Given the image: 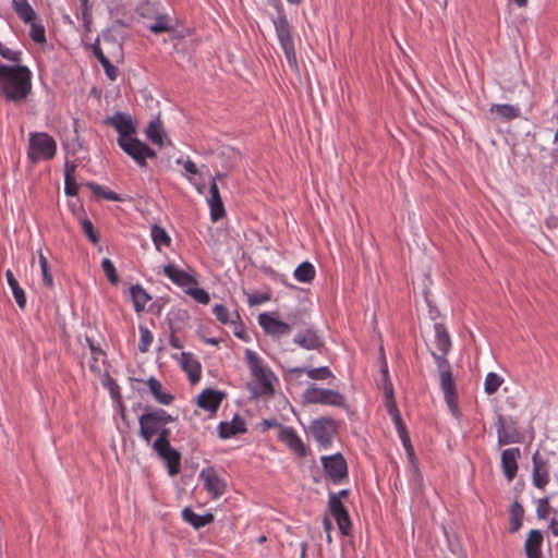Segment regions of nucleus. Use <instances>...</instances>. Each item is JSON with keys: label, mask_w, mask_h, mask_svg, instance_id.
Wrapping results in <instances>:
<instances>
[{"label": "nucleus", "mask_w": 558, "mask_h": 558, "mask_svg": "<svg viewBox=\"0 0 558 558\" xmlns=\"http://www.w3.org/2000/svg\"><path fill=\"white\" fill-rule=\"evenodd\" d=\"M32 92V72L26 65L0 64V93L8 101L22 102Z\"/></svg>", "instance_id": "nucleus-1"}, {"label": "nucleus", "mask_w": 558, "mask_h": 558, "mask_svg": "<svg viewBox=\"0 0 558 558\" xmlns=\"http://www.w3.org/2000/svg\"><path fill=\"white\" fill-rule=\"evenodd\" d=\"M245 359L255 380L254 385L251 386L252 395L254 397L272 396L275 392V387L269 378V375H272V373H267L262 364L260 359L252 350H245Z\"/></svg>", "instance_id": "nucleus-2"}, {"label": "nucleus", "mask_w": 558, "mask_h": 558, "mask_svg": "<svg viewBox=\"0 0 558 558\" xmlns=\"http://www.w3.org/2000/svg\"><path fill=\"white\" fill-rule=\"evenodd\" d=\"M171 429L166 425L157 433V438L153 441L154 451L166 462L168 473L175 476L181 469V453L170 445Z\"/></svg>", "instance_id": "nucleus-3"}, {"label": "nucleus", "mask_w": 558, "mask_h": 558, "mask_svg": "<svg viewBox=\"0 0 558 558\" xmlns=\"http://www.w3.org/2000/svg\"><path fill=\"white\" fill-rule=\"evenodd\" d=\"M169 413L163 409L147 407L145 412L138 417L140 423V436L146 444H150L153 437L168 423L173 422Z\"/></svg>", "instance_id": "nucleus-4"}, {"label": "nucleus", "mask_w": 558, "mask_h": 558, "mask_svg": "<svg viewBox=\"0 0 558 558\" xmlns=\"http://www.w3.org/2000/svg\"><path fill=\"white\" fill-rule=\"evenodd\" d=\"M57 143L45 132H32L28 138L27 158L32 165L41 160H50L56 156Z\"/></svg>", "instance_id": "nucleus-5"}, {"label": "nucleus", "mask_w": 558, "mask_h": 558, "mask_svg": "<svg viewBox=\"0 0 558 558\" xmlns=\"http://www.w3.org/2000/svg\"><path fill=\"white\" fill-rule=\"evenodd\" d=\"M349 494V489H342L338 493L330 492L328 495V509L335 518L342 535H349L352 527L349 512L341 501V499L347 498Z\"/></svg>", "instance_id": "nucleus-6"}, {"label": "nucleus", "mask_w": 558, "mask_h": 558, "mask_svg": "<svg viewBox=\"0 0 558 558\" xmlns=\"http://www.w3.org/2000/svg\"><path fill=\"white\" fill-rule=\"evenodd\" d=\"M304 400L311 404H326L342 408L345 405L344 396L339 391L326 388H318L314 385L304 391Z\"/></svg>", "instance_id": "nucleus-7"}, {"label": "nucleus", "mask_w": 558, "mask_h": 558, "mask_svg": "<svg viewBox=\"0 0 558 558\" xmlns=\"http://www.w3.org/2000/svg\"><path fill=\"white\" fill-rule=\"evenodd\" d=\"M118 145L128 154L140 167L146 166L147 158H155L156 153L147 144L132 136L128 140L118 138Z\"/></svg>", "instance_id": "nucleus-8"}, {"label": "nucleus", "mask_w": 558, "mask_h": 558, "mask_svg": "<svg viewBox=\"0 0 558 558\" xmlns=\"http://www.w3.org/2000/svg\"><path fill=\"white\" fill-rule=\"evenodd\" d=\"M277 315L275 312L262 313L258 315V324L267 335L279 339L291 333V325L280 320Z\"/></svg>", "instance_id": "nucleus-9"}, {"label": "nucleus", "mask_w": 558, "mask_h": 558, "mask_svg": "<svg viewBox=\"0 0 558 558\" xmlns=\"http://www.w3.org/2000/svg\"><path fill=\"white\" fill-rule=\"evenodd\" d=\"M311 433L323 448H327L332 442V436L336 433V422L331 417H320L312 422Z\"/></svg>", "instance_id": "nucleus-10"}, {"label": "nucleus", "mask_w": 558, "mask_h": 558, "mask_svg": "<svg viewBox=\"0 0 558 558\" xmlns=\"http://www.w3.org/2000/svg\"><path fill=\"white\" fill-rule=\"evenodd\" d=\"M325 472L330 477L333 484L340 483L343 478L348 477V465L341 453L332 456H324L320 458Z\"/></svg>", "instance_id": "nucleus-11"}, {"label": "nucleus", "mask_w": 558, "mask_h": 558, "mask_svg": "<svg viewBox=\"0 0 558 558\" xmlns=\"http://www.w3.org/2000/svg\"><path fill=\"white\" fill-rule=\"evenodd\" d=\"M496 427L499 447L520 441V433L517 427V421L512 417L506 418L501 414H498Z\"/></svg>", "instance_id": "nucleus-12"}, {"label": "nucleus", "mask_w": 558, "mask_h": 558, "mask_svg": "<svg viewBox=\"0 0 558 558\" xmlns=\"http://www.w3.org/2000/svg\"><path fill=\"white\" fill-rule=\"evenodd\" d=\"M104 123L117 130L119 133L118 138L128 140L136 133V126L133 123L132 118L120 111L116 112L112 117L106 118Z\"/></svg>", "instance_id": "nucleus-13"}, {"label": "nucleus", "mask_w": 558, "mask_h": 558, "mask_svg": "<svg viewBox=\"0 0 558 558\" xmlns=\"http://www.w3.org/2000/svg\"><path fill=\"white\" fill-rule=\"evenodd\" d=\"M440 374V386L445 395L446 402L451 413L459 418L461 413L458 408V396L456 384L451 371L442 372Z\"/></svg>", "instance_id": "nucleus-14"}, {"label": "nucleus", "mask_w": 558, "mask_h": 558, "mask_svg": "<svg viewBox=\"0 0 558 558\" xmlns=\"http://www.w3.org/2000/svg\"><path fill=\"white\" fill-rule=\"evenodd\" d=\"M199 477L204 481L205 489L213 498L217 499L225 494L227 484L219 477L213 466L203 469L199 473Z\"/></svg>", "instance_id": "nucleus-15"}, {"label": "nucleus", "mask_w": 558, "mask_h": 558, "mask_svg": "<svg viewBox=\"0 0 558 558\" xmlns=\"http://www.w3.org/2000/svg\"><path fill=\"white\" fill-rule=\"evenodd\" d=\"M272 23L281 48L294 45L291 26L282 8H278L277 16L272 19Z\"/></svg>", "instance_id": "nucleus-16"}, {"label": "nucleus", "mask_w": 558, "mask_h": 558, "mask_svg": "<svg viewBox=\"0 0 558 558\" xmlns=\"http://www.w3.org/2000/svg\"><path fill=\"white\" fill-rule=\"evenodd\" d=\"M293 342L305 350L322 351L324 341L314 328L300 330L293 338Z\"/></svg>", "instance_id": "nucleus-17"}, {"label": "nucleus", "mask_w": 558, "mask_h": 558, "mask_svg": "<svg viewBox=\"0 0 558 558\" xmlns=\"http://www.w3.org/2000/svg\"><path fill=\"white\" fill-rule=\"evenodd\" d=\"M521 457V451L518 447L505 449L501 453V468L505 477L511 482L518 472V459Z\"/></svg>", "instance_id": "nucleus-18"}, {"label": "nucleus", "mask_w": 558, "mask_h": 558, "mask_svg": "<svg viewBox=\"0 0 558 558\" xmlns=\"http://www.w3.org/2000/svg\"><path fill=\"white\" fill-rule=\"evenodd\" d=\"M533 484L539 489H544L549 482L548 462L539 458L538 451L533 454Z\"/></svg>", "instance_id": "nucleus-19"}, {"label": "nucleus", "mask_w": 558, "mask_h": 558, "mask_svg": "<svg viewBox=\"0 0 558 558\" xmlns=\"http://www.w3.org/2000/svg\"><path fill=\"white\" fill-rule=\"evenodd\" d=\"M225 395L211 388L205 389L197 398V405L211 413L219 409Z\"/></svg>", "instance_id": "nucleus-20"}, {"label": "nucleus", "mask_w": 558, "mask_h": 558, "mask_svg": "<svg viewBox=\"0 0 558 558\" xmlns=\"http://www.w3.org/2000/svg\"><path fill=\"white\" fill-rule=\"evenodd\" d=\"M279 439L286 442L300 457L306 456V448L292 427L283 426L279 430Z\"/></svg>", "instance_id": "nucleus-21"}, {"label": "nucleus", "mask_w": 558, "mask_h": 558, "mask_svg": "<svg viewBox=\"0 0 558 558\" xmlns=\"http://www.w3.org/2000/svg\"><path fill=\"white\" fill-rule=\"evenodd\" d=\"M245 421L238 414H235L231 422H220L218 426V435L222 439H228L238 434L246 433Z\"/></svg>", "instance_id": "nucleus-22"}, {"label": "nucleus", "mask_w": 558, "mask_h": 558, "mask_svg": "<svg viewBox=\"0 0 558 558\" xmlns=\"http://www.w3.org/2000/svg\"><path fill=\"white\" fill-rule=\"evenodd\" d=\"M163 274L177 286L179 287H189L196 286L197 280L192 275L186 271L179 269L177 266L172 264H168L163 267Z\"/></svg>", "instance_id": "nucleus-23"}, {"label": "nucleus", "mask_w": 558, "mask_h": 558, "mask_svg": "<svg viewBox=\"0 0 558 558\" xmlns=\"http://www.w3.org/2000/svg\"><path fill=\"white\" fill-rule=\"evenodd\" d=\"M181 367L187 374L192 385L201 379L202 365L190 352L181 353Z\"/></svg>", "instance_id": "nucleus-24"}, {"label": "nucleus", "mask_w": 558, "mask_h": 558, "mask_svg": "<svg viewBox=\"0 0 558 558\" xmlns=\"http://www.w3.org/2000/svg\"><path fill=\"white\" fill-rule=\"evenodd\" d=\"M209 198L207 199L210 207V218L214 222L218 221L226 215L223 203L219 193L217 182L213 181L209 189Z\"/></svg>", "instance_id": "nucleus-25"}, {"label": "nucleus", "mask_w": 558, "mask_h": 558, "mask_svg": "<svg viewBox=\"0 0 558 558\" xmlns=\"http://www.w3.org/2000/svg\"><path fill=\"white\" fill-rule=\"evenodd\" d=\"M543 534L539 530L530 531L525 541V553L527 558H543L542 556Z\"/></svg>", "instance_id": "nucleus-26"}, {"label": "nucleus", "mask_w": 558, "mask_h": 558, "mask_svg": "<svg viewBox=\"0 0 558 558\" xmlns=\"http://www.w3.org/2000/svg\"><path fill=\"white\" fill-rule=\"evenodd\" d=\"M182 518L185 522L190 523L196 530L213 523L215 520V517L213 513L208 512L204 515H199V514L195 513L189 507H185L182 510Z\"/></svg>", "instance_id": "nucleus-27"}, {"label": "nucleus", "mask_w": 558, "mask_h": 558, "mask_svg": "<svg viewBox=\"0 0 558 558\" xmlns=\"http://www.w3.org/2000/svg\"><path fill=\"white\" fill-rule=\"evenodd\" d=\"M93 53L97 58V60L102 65L106 75L109 80L114 81L118 76V69L110 62V60L104 54L100 45L99 39H96L95 44L92 46Z\"/></svg>", "instance_id": "nucleus-28"}, {"label": "nucleus", "mask_w": 558, "mask_h": 558, "mask_svg": "<svg viewBox=\"0 0 558 558\" xmlns=\"http://www.w3.org/2000/svg\"><path fill=\"white\" fill-rule=\"evenodd\" d=\"M288 372L290 376H292L293 374H301L305 372L307 376L314 380H324L333 377L331 371L327 366H322L318 368L292 367L289 368Z\"/></svg>", "instance_id": "nucleus-29"}, {"label": "nucleus", "mask_w": 558, "mask_h": 558, "mask_svg": "<svg viewBox=\"0 0 558 558\" xmlns=\"http://www.w3.org/2000/svg\"><path fill=\"white\" fill-rule=\"evenodd\" d=\"M146 384L158 403L169 405L174 400L171 393L162 391L160 381L155 377H150Z\"/></svg>", "instance_id": "nucleus-30"}, {"label": "nucleus", "mask_w": 558, "mask_h": 558, "mask_svg": "<svg viewBox=\"0 0 558 558\" xmlns=\"http://www.w3.org/2000/svg\"><path fill=\"white\" fill-rule=\"evenodd\" d=\"M12 8L17 16L26 24L36 19V13L27 0H12Z\"/></svg>", "instance_id": "nucleus-31"}, {"label": "nucleus", "mask_w": 558, "mask_h": 558, "mask_svg": "<svg viewBox=\"0 0 558 558\" xmlns=\"http://www.w3.org/2000/svg\"><path fill=\"white\" fill-rule=\"evenodd\" d=\"M434 329L437 349L442 353V355H446L451 348V340L447 328L442 324L436 323L434 325Z\"/></svg>", "instance_id": "nucleus-32"}, {"label": "nucleus", "mask_w": 558, "mask_h": 558, "mask_svg": "<svg viewBox=\"0 0 558 558\" xmlns=\"http://www.w3.org/2000/svg\"><path fill=\"white\" fill-rule=\"evenodd\" d=\"M146 136L147 138L155 145L162 147L165 145L163 142V128L161 121L157 118L156 120L150 121L148 126L146 128Z\"/></svg>", "instance_id": "nucleus-33"}, {"label": "nucleus", "mask_w": 558, "mask_h": 558, "mask_svg": "<svg viewBox=\"0 0 558 558\" xmlns=\"http://www.w3.org/2000/svg\"><path fill=\"white\" fill-rule=\"evenodd\" d=\"M5 278H7L8 284L12 289V293L16 301V304L19 305L20 308H22V310L25 308V305H26L25 292L20 287L17 280L15 279L13 272L10 269H8L5 271Z\"/></svg>", "instance_id": "nucleus-34"}, {"label": "nucleus", "mask_w": 558, "mask_h": 558, "mask_svg": "<svg viewBox=\"0 0 558 558\" xmlns=\"http://www.w3.org/2000/svg\"><path fill=\"white\" fill-rule=\"evenodd\" d=\"M493 113H496L500 119L505 121H510L520 117L521 110L519 107L502 104V105H493L490 108Z\"/></svg>", "instance_id": "nucleus-35"}, {"label": "nucleus", "mask_w": 558, "mask_h": 558, "mask_svg": "<svg viewBox=\"0 0 558 558\" xmlns=\"http://www.w3.org/2000/svg\"><path fill=\"white\" fill-rule=\"evenodd\" d=\"M130 291L134 310L137 313L144 311L147 302L151 299L150 295L140 284L132 286Z\"/></svg>", "instance_id": "nucleus-36"}, {"label": "nucleus", "mask_w": 558, "mask_h": 558, "mask_svg": "<svg viewBox=\"0 0 558 558\" xmlns=\"http://www.w3.org/2000/svg\"><path fill=\"white\" fill-rule=\"evenodd\" d=\"M524 509L519 501H514L510 508V533H515L522 526Z\"/></svg>", "instance_id": "nucleus-37"}, {"label": "nucleus", "mask_w": 558, "mask_h": 558, "mask_svg": "<svg viewBox=\"0 0 558 558\" xmlns=\"http://www.w3.org/2000/svg\"><path fill=\"white\" fill-rule=\"evenodd\" d=\"M294 277L300 282H311L315 277V268L311 263L304 262L294 270Z\"/></svg>", "instance_id": "nucleus-38"}, {"label": "nucleus", "mask_w": 558, "mask_h": 558, "mask_svg": "<svg viewBox=\"0 0 558 558\" xmlns=\"http://www.w3.org/2000/svg\"><path fill=\"white\" fill-rule=\"evenodd\" d=\"M151 239L158 251H160L161 245L170 246L171 244V238L167 231L157 225L151 227Z\"/></svg>", "instance_id": "nucleus-39"}, {"label": "nucleus", "mask_w": 558, "mask_h": 558, "mask_svg": "<svg viewBox=\"0 0 558 558\" xmlns=\"http://www.w3.org/2000/svg\"><path fill=\"white\" fill-rule=\"evenodd\" d=\"M86 186L98 198H106L108 201H113V202L121 201V197L117 193H114L112 191H107L105 187H102L101 185H99L95 182H87Z\"/></svg>", "instance_id": "nucleus-40"}, {"label": "nucleus", "mask_w": 558, "mask_h": 558, "mask_svg": "<svg viewBox=\"0 0 558 558\" xmlns=\"http://www.w3.org/2000/svg\"><path fill=\"white\" fill-rule=\"evenodd\" d=\"M220 157L227 159V162H226L225 166L229 170L234 169L235 167H238L239 162L242 159L241 153L239 150H236L235 148H233V147H225L220 151Z\"/></svg>", "instance_id": "nucleus-41"}, {"label": "nucleus", "mask_w": 558, "mask_h": 558, "mask_svg": "<svg viewBox=\"0 0 558 558\" xmlns=\"http://www.w3.org/2000/svg\"><path fill=\"white\" fill-rule=\"evenodd\" d=\"M39 265H40L44 286L49 289H52L54 287L53 278L49 270L48 260L45 257V255L41 253V251L39 252Z\"/></svg>", "instance_id": "nucleus-42"}, {"label": "nucleus", "mask_w": 558, "mask_h": 558, "mask_svg": "<svg viewBox=\"0 0 558 558\" xmlns=\"http://www.w3.org/2000/svg\"><path fill=\"white\" fill-rule=\"evenodd\" d=\"M502 383H504V379L498 374H496L494 372L488 373L486 375L485 383H484L485 392L487 395H494L495 392H497V390L499 389V387L501 386Z\"/></svg>", "instance_id": "nucleus-43"}, {"label": "nucleus", "mask_w": 558, "mask_h": 558, "mask_svg": "<svg viewBox=\"0 0 558 558\" xmlns=\"http://www.w3.org/2000/svg\"><path fill=\"white\" fill-rule=\"evenodd\" d=\"M148 28L155 34L170 32L172 29L171 20L166 15H159L153 24L148 25Z\"/></svg>", "instance_id": "nucleus-44"}, {"label": "nucleus", "mask_w": 558, "mask_h": 558, "mask_svg": "<svg viewBox=\"0 0 558 558\" xmlns=\"http://www.w3.org/2000/svg\"><path fill=\"white\" fill-rule=\"evenodd\" d=\"M80 222H81L82 229H83L84 233L86 234V236L88 238V240L93 244H97L99 242V233L94 228L93 222L88 218H82Z\"/></svg>", "instance_id": "nucleus-45"}, {"label": "nucleus", "mask_w": 558, "mask_h": 558, "mask_svg": "<svg viewBox=\"0 0 558 558\" xmlns=\"http://www.w3.org/2000/svg\"><path fill=\"white\" fill-rule=\"evenodd\" d=\"M380 373L383 375L384 395H385V397H391V395L393 393V386L389 378L388 366H387V362H386L385 357L383 359V363L380 366Z\"/></svg>", "instance_id": "nucleus-46"}, {"label": "nucleus", "mask_w": 558, "mask_h": 558, "mask_svg": "<svg viewBox=\"0 0 558 558\" xmlns=\"http://www.w3.org/2000/svg\"><path fill=\"white\" fill-rule=\"evenodd\" d=\"M140 333H141V339H140V344H138V350L142 353H146L149 350V347L153 342L154 337H153V333L148 330V328H146L143 325L140 326Z\"/></svg>", "instance_id": "nucleus-47"}, {"label": "nucleus", "mask_w": 558, "mask_h": 558, "mask_svg": "<svg viewBox=\"0 0 558 558\" xmlns=\"http://www.w3.org/2000/svg\"><path fill=\"white\" fill-rule=\"evenodd\" d=\"M101 268L112 284H118L119 276L117 274L113 263L109 258H104L101 262Z\"/></svg>", "instance_id": "nucleus-48"}, {"label": "nucleus", "mask_w": 558, "mask_h": 558, "mask_svg": "<svg viewBox=\"0 0 558 558\" xmlns=\"http://www.w3.org/2000/svg\"><path fill=\"white\" fill-rule=\"evenodd\" d=\"M216 318L223 325L229 323L236 325V320L230 319V313L223 304H216L213 308Z\"/></svg>", "instance_id": "nucleus-49"}, {"label": "nucleus", "mask_w": 558, "mask_h": 558, "mask_svg": "<svg viewBox=\"0 0 558 558\" xmlns=\"http://www.w3.org/2000/svg\"><path fill=\"white\" fill-rule=\"evenodd\" d=\"M185 293L192 296L196 302L201 304H208L210 301V296L206 290L203 288H187Z\"/></svg>", "instance_id": "nucleus-50"}, {"label": "nucleus", "mask_w": 558, "mask_h": 558, "mask_svg": "<svg viewBox=\"0 0 558 558\" xmlns=\"http://www.w3.org/2000/svg\"><path fill=\"white\" fill-rule=\"evenodd\" d=\"M29 36L35 43L45 44L46 43V32H45L44 25L37 24L34 21L31 22Z\"/></svg>", "instance_id": "nucleus-51"}, {"label": "nucleus", "mask_w": 558, "mask_h": 558, "mask_svg": "<svg viewBox=\"0 0 558 558\" xmlns=\"http://www.w3.org/2000/svg\"><path fill=\"white\" fill-rule=\"evenodd\" d=\"M286 323L291 325V329L298 326H305V313L301 310L290 313L286 316Z\"/></svg>", "instance_id": "nucleus-52"}, {"label": "nucleus", "mask_w": 558, "mask_h": 558, "mask_svg": "<svg viewBox=\"0 0 558 558\" xmlns=\"http://www.w3.org/2000/svg\"><path fill=\"white\" fill-rule=\"evenodd\" d=\"M550 512L549 497L541 498L537 502L536 514L538 519H546Z\"/></svg>", "instance_id": "nucleus-53"}, {"label": "nucleus", "mask_w": 558, "mask_h": 558, "mask_svg": "<svg viewBox=\"0 0 558 558\" xmlns=\"http://www.w3.org/2000/svg\"><path fill=\"white\" fill-rule=\"evenodd\" d=\"M0 54L4 59L15 62V63H19L21 61V56H22V53L20 51H12L11 49L4 47L1 43H0Z\"/></svg>", "instance_id": "nucleus-54"}, {"label": "nucleus", "mask_w": 558, "mask_h": 558, "mask_svg": "<svg viewBox=\"0 0 558 558\" xmlns=\"http://www.w3.org/2000/svg\"><path fill=\"white\" fill-rule=\"evenodd\" d=\"M64 191L68 196H75L78 192V184L76 183L75 177L64 178Z\"/></svg>", "instance_id": "nucleus-55"}, {"label": "nucleus", "mask_w": 558, "mask_h": 558, "mask_svg": "<svg viewBox=\"0 0 558 558\" xmlns=\"http://www.w3.org/2000/svg\"><path fill=\"white\" fill-rule=\"evenodd\" d=\"M289 65L298 71V61L294 45L282 48Z\"/></svg>", "instance_id": "nucleus-56"}, {"label": "nucleus", "mask_w": 558, "mask_h": 558, "mask_svg": "<svg viewBox=\"0 0 558 558\" xmlns=\"http://www.w3.org/2000/svg\"><path fill=\"white\" fill-rule=\"evenodd\" d=\"M432 355L437 364L439 373L451 371L450 364L448 360L445 357L446 355H442L441 352L440 354L432 352Z\"/></svg>", "instance_id": "nucleus-57"}, {"label": "nucleus", "mask_w": 558, "mask_h": 558, "mask_svg": "<svg viewBox=\"0 0 558 558\" xmlns=\"http://www.w3.org/2000/svg\"><path fill=\"white\" fill-rule=\"evenodd\" d=\"M270 300L268 293H252L247 296V302L251 306L259 305Z\"/></svg>", "instance_id": "nucleus-58"}, {"label": "nucleus", "mask_w": 558, "mask_h": 558, "mask_svg": "<svg viewBox=\"0 0 558 558\" xmlns=\"http://www.w3.org/2000/svg\"><path fill=\"white\" fill-rule=\"evenodd\" d=\"M386 407H387L388 414L391 416V418L400 416V412L397 407L393 393L391 395V397H386Z\"/></svg>", "instance_id": "nucleus-59"}, {"label": "nucleus", "mask_w": 558, "mask_h": 558, "mask_svg": "<svg viewBox=\"0 0 558 558\" xmlns=\"http://www.w3.org/2000/svg\"><path fill=\"white\" fill-rule=\"evenodd\" d=\"M82 17L85 23H89L90 21V7L89 0H80Z\"/></svg>", "instance_id": "nucleus-60"}, {"label": "nucleus", "mask_w": 558, "mask_h": 558, "mask_svg": "<svg viewBox=\"0 0 558 558\" xmlns=\"http://www.w3.org/2000/svg\"><path fill=\"white\" fill-rule=\"evenodd\" d=\"M399 437H400V439L402 441V445L405 448L409 457H412L414 454V452H413V448H412V445H411L409 433L400 435Z\"/></svg>", "instance_id": "nucleus-61"}, {"label": "nucleus", "mask_w": 558, "mask_h": 558, "mask_svg": "<svg viewBox=\"0 0 558 558\" xmlns=\"http://www.w3.org/2000/svg\"><path fill=\"white\" fill-rule=\"evenodd\" d=\"M392 422L395 423V426H396V429H397L399 436L408 433L405 424L403 423L401 415L392 418Z\"/></svg>", "instance_id": "nucleus-62"}, {"label": "nucleus", "mask_w": 558, "mask_h": 558, "mask_svg": "<svg viewBox=\"0 0 558 558\" xmlns=\"http://www.w3.org/2000/svg\"><path fill=\"white\" fill-rule=\"evenodd\" d=\"M75 170H76V165L72 161L66 160L65 165H64V178H68V175L74 177Z\"/></svg>", "instance_id": "nucleus-63"}, {"label": "nucleus", "mask_w": 558, "mask_h": 558, "mask_svg": "<svg viewBox=\"0 0 558 558\" xmlns=\"http://www.w3.org/2000/svg\"><path fill=\"white\" fill-rule=\"evenodd\" d=\"M262 426H263L264 430H267L268 428H271V427H279V429L281 427H283L276 418L264 420L262 422Z\"/></svg>", "instance_id": "nucleus-64"}]
</instances>
